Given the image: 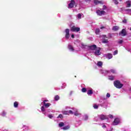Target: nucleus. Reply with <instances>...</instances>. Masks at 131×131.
Returning a JSON list of instances; mask_svg holds the SVG:
<instances>
[{
  "label": "nucleus",
  "instance_id": "obj_19",
  "mask_svg": "<svg viewBox=\"0 0 131 131\" xmlns=\"http://www.w3.org/2000/svg\"><path fill=\"white\" fill-rule=\"evenodd\" d=\"M97 66L100 68H101V67L103 66V62L101 61H97Z\"/></svg>",
  "mask_w": 131,
  "mask_h": 131
},
{
  "label": "nucleus",
  "instance_id": "obj_11",
  "mask_svg": "<svg viewBox=\"0 0 131 131\" xmlns=\"http://www.w3.org/2000/svg\"><path fill=\"white\" fill-rule=\"evenodd\" d=\"M94 94L93 89L92 88H87V94L88 96H92Z\"/></svg>",
  "mask_w": 131,
  "mask_h": 131
},
{
  "label": "nucleus",
  "instance_id": "obj_52",
  "mask_svg": "<svg viewBox=\"0 0 131 131\" xmlns=\"http://www.w3.org/2000/svg\"><path fill=\"white\" fill-rule=\"evenodd\" d=\"M90 0H84V1H85V2H90Z\"/></svg>",
  "mask_w": 131,
  "mask_h": 131
},
{
  "label": "nucleus",
  "instance_id": "obj_1",
  "mask_svg": "<svg viewBox=\"0 0 131 131\" xmlns=\"http://www.w3.org/2000/svg\"><path fill=\"white\" fill-rule=\"evenodd\" d=\"M51 104L50 103H46L44 102V103H41L40 104V106H41V112L42 113V114H44L45 115H47L49 112H50V110L47 109V108H49L50 106H51Z\"/></svg>",
  "mask_w": 131,
  "mask_h": 131
},
{
  "label": "nucleus",
  "instance_id": "obj_8",
  "mask_svg": "<svg viewBox=\"0 0 131 131\" xmlns=\"http://www.w3.org/2000/svg\"><path fill=\"white\" fill-rule=\"evenodd\" d=\"M80 30V28L75 26H73L72 28H71V31H72L73 32H78V31Z\"/></svg>",
  "mask_w": 131,
  "mask_h": 131
},
{
  "label": "nucleus",
  "instance_id": "obj_22",
  "mask_svg": "<svg viewBox=\"0 0 131 131\" xmlns=\"http://www.w3.org/2000/svg\"><path fill=\"white\" fill-rule=\"evenodd\" d=\"M126 7L129 8L131 6V2L130 1H127L126 2Z\"/></svg>",
  "mask_w": 131,
  "mask_h": 131
},
{
  "label": "nucleus",
  "instance_id": "obj_20",
  "mask_svg": "<svg viewBox=\"0 0 131 131\" xmlns=\"http://www.w3.org/2000/svg\"><path fill=\"white\" fill-rule=\"evenodd\" d=\"M68 49L71 52H74V48H73L72 46L69 45Z\"/></svg>",
  "mask_w": 131,
  "mask_h": 131
},
{
  "label": "nucleus",
  "instance_id": "obj_25",
  "mask_svg": "<svg viewBox=\"0 0 131 131\" xmlns=\"http://www.w3.org/2000/svg\"><path fill=\"white\" fill-rule=\"evenodd\" d=\"M70 128V126L67 125L64 127H63L62 129H63V130H67V129H69Z\"/></svg>",
  "mask_w": 131,
  "mask_h": 131
},
{
  "label": "nucleus",
  "instance_id": "obj_42",
  "mask_svg": "<svg viewBox=\"0 0 131 131\" xmlns=\"http://www.w3.org/2000/svg\"><path fill=\"white\" fill-rule=\"evenodd\" d=\"M66 87V83H64L63 84H62V86H61V89H65Z\"/></svg>",
  "mask_w": 131,
  "mask_h": 131
},
{
  "label": "nucleus",
  "instance_id": "obj_45",
  "mask_svg": "<svg viewBox=\"0 0 131 131\" xmlns=\"http://www.w3.org/2000/svg\"><path fill=\"white\" fill-rule=\"evenodd\" d=\"M110 96L111 95H110V93H107L106 97V98H108L110 97Z\"/></svg>",
  "mask_w": 131,
  "mask_h": 131
},
{
  "label": "nucleus",
  "instance_id": "obj_14",
  "mask_svg": "<svg viewBox=\"0 0 131 131\" xmlns=\"http://www.w3.org/2000/svg\"><path fill=\"white\" fill-rule=\"evenodd\" d=\"M119 34L120 35H122V36H125V35H126V31L125 29H123Z\"/></svg>",
  "mask_w": 131,
  "mask_h": 131
},
{
  "label": "nucleus",
  "instance_id": "obj_23",
  "mask_svg": "<svg viewBox=\"0 0 131 131\" xmlns=\"http://www.w3.org/2000/svg\"><path fill=\"white\" fill-rule=\"evenodd\" d=\"M126 14L131 15V9H128L125 10Z\"/></svg>",
  "mask_w": 131,
  "mask_h": 131
},
{
  "label": "nucleus",
  "instance_id": "obj_55",
  "mask_svg": "<svg viewBox=\"0 0 131 131\" xmlns=\"http://www.w3.org/2000/svg\"><path fill=\"white\" fill-rule=\"evenodd\" d=\"M102 37H106V35H102Z\"/></svg>",
  "mask_w": 131,
  "mask_h": 131
},
{
  "label": "nucleus",
  "instance_id": "obj_6",
  "mask_svg": "<svg viewBox=\"0 0 131 131\" xmlns=\"http://www.w3.org/2000/svg\"><path fill=\"white\" fill-rule=\"evenodd\" d=\"M74 6L76 7L77 4L75 3V1H74V0H71V2L68 5V8L69 9H72Z\"/></svg>",
  "mask_w": 131,
  "mask_h": 131
},
{
  "label": "nucleus",
  "instance_id": "obj_44",
  "mask_svg": "<svg viewBox=\"0 0 131 131\" xmlns=\"http://www.w3.org/2000/svg\"><path fill=\"white\" fill-rule=\"evenodd\" d=\"M117 54H118V51L117 50H116L115 51H114V56H115V55H117Z\"/></svg>",
  "mask_w": 131,
  "mask_h": 131
},
{
  "label": "nucleus",
  "instance_id": "obj_10",
  "mask_svg": "<svg viewBox=\"0 0 131 131\" xmlns=\"http://www.w3.org/2000/svg\"><path fill=\"white\" fill-rule=\"evenodd\" d=\"M120 123V119L118 118H117L115 119L114 122H113V125H118V124H119Z\"/></svg>",
  "mask_w": 131,
  "mask_h": 131
},
{
  "label": "nucleus",
  "instance_id": "obj_48",
  "mask_svg": "<svg viewBox=\"0 0 131 131\" xmlns=\"http://www.w3.org/2000/svg\"><path fill=\"white\" fill-rule=\"evenodd\" d=\"M108 117H110V118H113V116L112 115H110Z\"/></svg>",
  "mask_w": 131,
  "mask_h": 131
},
{
  "label": "nucleus",
  "instance_id": "obj_40",
  "mask_svg": "<svg viewBox=\"0 0 131 131\" xmlns=\"http://www.w3.org/2000/svg\"><path fill=\"white\" fill-rule=\"evenodd\" d=\"M122 42H123V40H119L118 41V43H119V45H121V43H122Z\"/></svg>",
  "mask_w": 131,
  "mask_h": 131
},
{
  "label": "nucleus",
  "instance_id": "obj_43",
  "mask_svg": "<svg viewBox=\"0 0 131 131\" xmlns=\"http://www.w3.org/2000/svg\"><path fill=\"white\" fill-rule=\"evenodd\" d=\"M115 5H118V1L117 0H113Z\"/></svg>",
  "mask_w": 131,
  "mask_h": 131
},
{
  "label": "nucleus",
  "instance_id": "obj_34",
  "mask_svg": "<svg viewBox=\"0 0 131 131\" xmlns=\"http://www.w3.org/2000/svg\"><path fill=\"white\" fill-rule=\"evenodd\" d=\"M96 34H99L100 33V29H96L95 30Z\"/></svg>",
  "mask_w": 131,
  "mask_h": 131
},
{
  "label": "nucleus",
  "instance_id": "obj_15",
  "mask_svg": "<svg viewBox=\"0 0 131 131\" xmlns=\"http://www.w3.org/2000/svg\"><path fill=\"white\" fill-rule=\"evenodd\" d=\"M100 106L103 107V108H107V107H108V102L105 101L104 103L100 104Z\"/></svg>",
  "mask_w": 131,
  "mask_h": 131
},
{
  "label": "nucleus",
  "instance_id": "obj_39",
  "mask_svg": "<svg viewBox=\"0 0 131 131\" xmlns=\"http://www.w3.org/2000/svg\"><path fill=\"white\" fill-rule=\"evenodd\" d=\"M48 117H49V118L52 119L54 117V116L52 114H50L48 115Z\"/></svg>",
  "mask_w": 131,
  "mask_h": 131
},
{
  "label": "nucleus",
  "instance_id": "obj_5",
  "mask_svg": "<svg viewBox=\"0 0 131 131\" xmlns=\"http://www.w3.org/2000/svg\"><path fill=\"white\" fill-rule=\"evenodd\" d=\"M96 50H97V46L96 45H92L88 47V52L90 53H94V51H96Z\"/></svg>",
  "mask_w": 131,
  "mask_h": 131
},
{
  "label": "nucleus",
  "instance_id": "obj_24",
  "mask_svg": "<svg viewBox=\"0 0 131 131\" xmlns=\"http://www.w3.org/2000/svg\"><path fill=\"white\" fill-rule=\"evenodd\" d=\"M61 113H62V114H64V115H69V112H68V111H62L61 112Z\"/></svg>",
  "mask_w": 131,
  "mask_h": 131
},
{
  "label": "nucleus",
  "instance_id": "obj_51",
  "mask_svg": "<svg viewBox=\"0 0 131 131\" xmlns=\"http://www.w3.org/2000/svg\"><path fill=\"white\" fill-rule=\"evenodd\" d=\"M71 37H72V38H74V34H72Z\"/></svg>",
  "mask_w": 131,
  "mask_h": 131
},
{
  "label": "nucleus",
  "instance_id": "obj_54",
  "mask_svg": "<svg viewBox=\"0 0 131 131\" xmlns=\"http://www.w3.org/2000/svg\"><path fill=\"white\" fill-rule=\"evenodd\" d=\"M55 90H56V91H59V90H60V89H57V88H56Z\"/></svg>",
  "mask_w": 131,
  "mask_h": 131
},
{
  "label": "nucleus",
  "instance_id": "obj_32",
  "mask_svg": "<svg viewBox=\"0 0 131 131\" xmlns=\"http://www.w3.org/2000/svg\"><path fill=\"white\" fill-rule=\"evenodd\" d=\"M83 118L84 120H88V119H89V116H88V115H84Z\"/></svg>",
  "mask_w": 131,
  "mask_h": 131
},
{
  "label": "nucleus",
  "instance_id": "obj_26",
  "mask_svg": "<svg viewBox=\"0 0 131 131\" xmlns=\"http://www.w3.org/2000/svg\"><path fill=\"white\" fill-rule=\"evenodd\" d=\"M19 105V103H18V102L15 101L14 103V108H17L18 106Z\"/></svg>",
  "mask_w": 131,
  "mask_h": 131
},
{
  "label": "nucleus",
  "instance_id": "obj_17",
  "mask_svg": "<svg viewBox=\"0 0 131 131\" xmlns=\"http://www.w3.org/2000/svg\"><path fill=\"white\" fill-rule=\"evenodd\" d=\"M81 17H83V14L82 13H79L76 15V18L78 20H80V19H81Z\"/></svg>",
  "mask_w": 131,
  "mask_h": 131
},
{
  "label": "nucleus",
  "instance_id": "obj_13",
  "mask_svg": "<svg viewBox=\"0 0 131 131\" xmlns=\"http://www.w3.org/2000/svg\"><path fill=\"white\" fill-rule=\"evenodd\" d=\"M104 56L108 60H110V59H112V58H113V55H112V54L111 53H107L106 54H105Z\"/></svg>",
  "mask_w": 131,
  "mask_h": 131
},
{
  "label": "nucleus",
  "instance_id": "obj_27",
  "mask_svg": "<svg viewBox=\"0 0 131 131\" xmlns=\"http://www.w3.org/2000/svg\"><path fill=\"white\" fill-rule=\"evenodd\" d=\"M64 125H65V123H64V122H62L59 123L58 124V126L59 127H62V126H64Z\"/></svg>",
  "mask_w": 131,
  "mask_h": 131
},
{
  "label": "nucleus",
  "instance_id": "obj_35",
  "mask_svg": "<svg viewBox=\"0 0 131 131\" xmlns=\"http://www.w3.org/2000/svg\"><path fill=\"white\" fill-rule=\"evenodd\" d=\"M93 107L94 109H98V108H99V105H97L96 104H94Z\"/></svg>",
  "mask_w": 131,
  "mask_h": 131
},
{
  "label": "nucleus",
  "instance_id": "obj_28",
  "mask_svg": "<svg viewBox=\"0 0 131 131\" xmlns=\"http://www.w3.org/2000/svg\"><path fill=\"white\" fill-rule=\"evenodd\" d=\"M81 92L82 93H86V92H88V88H82L81 89Z\"/></svg>",
  "mask_w": 131,
  "mask_h": 131
},
{
  "label": "nucleus",
  "instance_id": "obj_53",
  "mask_svg": "<svg viewBox=\"0 0 131 131\" xmlns=\"http://www.w3.org/2000/svg\"><path fill=\"white\" fill-rule=\"evenodd\" d=\"M103 28H105V27H101L100 28V29H103Z\"/></svg>",
  "mask_w": 131,
  "mask_h": 131
},
{
  "label": "nucleus",
  "instance_id": "obj_2",
  "mask_svg": "<svg viewBox=\"0 0 131 131\" xmlns=\"http://www.w3.org/2000/svg\"><path fill=\"white\" fill-rule=\"evenodd\" d=\"M66 109L67 110H69V109H71V110H69L68 111L69 114H74L75 116H77L78 117H81V114L78 112V110L74 107L71 108L69 106H66Z\"/></svg>",
  "mask_w": 131,
  "mask_h": 131
},
{
  "label": "nucleus",
  "instance_id": "obj_9",
  "mask_svg": "<svg viewBox=\"0 0 131 131\" xmlns=\"http://www.w3.org/2000/svg\"><path fill=\"white\" fill-rule=\"evenodd\" d=\"M96 13L98 16H102V15H105V14H106V12L104 10L101 11L100 10H98L96 11Z\"/></svg>",
  "mask_w": 131,
  "mask_h": 131
},
{
  "label": "nucleus",
  "instance_id": "obj_36",
  "mask_svg": "<svg viewBox=\"0 0 131 131\" xmlns=\"http://www.w3.org/2000/svg\"><path fill=\"white\" fill-rule=\"evenodd\" d=\"M6 114H7V113L5 111H3L1 114V115L2 116H6Z\"/></svg>",
  "mask_w": 131,
  "mask_h": 131
},
{
  "label": "nucleus",
  "instance_id": "obj_38",
  "mask_svg": "<svg viewBox=\"0 0 131 131\" xmlns=\"http://www.w3.org/2000/svg\"><path fill=\"white\" fill-rule=\"evenodd\" d=\"M103 43H108V40L106 39H104L102 40Z\"/></svg>",
  "mask_w": 131,
  "mask_h": 131
},
{
  "label": "nucleus",
  "instance_id": "obj_21",
  "mask_svg": "<svg viewBox=\"0 0 131 131\" xmlns=\"http://www.w3.org/2000/svg\"><path fill=\"white\" fill-rule=\"evenodd\" d=\"M94 4L96 5H99V4H103L102 1H100L98 0H94Z\"/></svg>",
  "mask_w": 131,
  "mask_h": 131
},
{
  "label": "nucleus",
  "instance_id": "obj_4",
  "mask_svg": "<svg viewBox=\"0 0 131 131\" xmlns=\"http://www.w3.org/2000/svg\"><path fill=\"white\" fill-rule=\"evenodd\" d=\"M114 85L117 89H121L123 86V84L121 83L119 80L115 81Z\"/></svg>",
  "mask_w": 131,
  "mask_h": 131
},
{
  "label": "nucleus",
  "instance_id": "obj_18",
  "mask_svg": "<svg viewBox=\"0 0 131 131\" xmlns=\"http://www.w3.org/2000/svg\"><path fill=\"white\" fill-rule=\"evenodd\" d=\"M99 119H100L101 120H104L105 119H106V118H107V116L104 115H101L100 116H99Z\"/></svg>",
  "mask_w": 131,
  "mask_h": 131
},
{
  "label": "nucleus",
  "instance_id": "obj_16",
  "mask_svg": "<svg viewBox=\"0 0 131 131\" xmlns=\"http://www.w3.org/2000/svg\"><path fill=\"white\" fill-rule=\"evenodd\" d=\"M75 43L79 47H83V44L80 42L79 40L75 41Z\"/></svg>",
  "mask_w": 131,
  "mask_h": 131
},
{
  "label": "nucleus",
  "instance_id": "obj_33",
  "mask_svg": "<svg viewBox=\"0 0 131 131\" xmlns=\"http://www.w3.org/2000/svg\"><path fill=\"white\" fill-rule=\"evenodd\" d=\"M113 30H114L115 31L118 30V26L113 27Z\"/></svg>",
  "mask_w": 131,
  "mask_h": 131
},
{
  "label": "nucleus",
  "instance_id": "obj_3",
  "mask_svg": "<svg viewBox=\"0 0 131 131\" xmlns=\"http://www.w3.org/2000/svg\"><path fill=\"white\" fill-rule=\"evenodd\" d=\"M101 73L102 74H109L110 73H113V74H116V71L114 69H111L110 71H105L103 70H100Z\"/></svg>",
  "mask_w": 131,
  "mask_h": 131
},
{
  "label": "nucleus",
  "instance_id": "obj_49",
  "mask_svg": "<svg viewBox=\"0 0 131 131\" xmlns=\"http://www.w3.org/2000/svg\"><path fill=\"white\" fill-rule=\"evenodd\" d=\"M73 94V91H71L70 93V96H71Z\"/></svg>",
  "mask_w": 131,
  "mask_h": 131
},
{
  "label": "nucleus",
  "instance_id": "obj_47",
  "mask_svg": "<svg viewBox=\"0 0 131 131\" xmlns=\"http://www.w3.org/2000/svg\"><path fill=\"white\" fill-rule=\"evenodd\" d=\"M102 128H106V125H105V124H102Z\"/></svg>",
  "mask_w": 131,
  "mask_h": 131
},
{
  "label": "nucleus",
  "instance_id": "obj_50",
  "mask_svg": "<svg viewBox=\"0 0 131 131\" xmlns=\"http://www.w3.org/2000/svg\"><path fill=\"white\" fill-rule=\"evenodd\" d=\"M123 23H126V19H124L123 20Z\"/></svg>",
  "mask_w": 131,
  "mask_h": 131
},
{
  "label": "nucleus",
  "instance_id": "obj_30",
  "mask_svg": "<svg viewBox=\"0 0 131 131\" xmlns=\"http://www.w3.org/2000/svg\"><path fill=\"white\" fill-rule=\"evenodd\" d=\"M60 99V97L59 95H56L54 97V100L55 101H58Z\"/></svg>",
  "mask_w": 131,
  "mask_h": 131
},
{
  "label": "nucleus",
  "instance_id": "obj_12",
  "mask_svg": "<svg viewBox=\"0 0 131 131\" xmlns=\"http://www.w3.org/2000/svg\"><path fill=\"white\" fill-rule=\"evenodd\" d=\"M94 55L95 56H100L101 55V52L100 51V48H97L96 49L95 51L94 52Z\"/></svg>",
  "mask_w": 131,
  "mask_h": 131
},
{
  "label": "nucleus",
  "instance_id": "obj_7",
  "mask_svg": "<svg viewBox=\"0 0 131 131\" xmlns=\"http://www.w3.org/2000/svg\"><path fill=\"white\" fill-rule=\"evenodd\" d=\"M65 32V38L66 39H69L70 37V30L69 29H66L64 31Z\"/></svg>",
  "mask_w": 131,
  "mask_h": 131
},
{
  "label": "nucleus",
  "instance_id": "obj_37",
  "mask_svg": "<svg viewBox=\"0 0 131 131\" xmlns=\"http://www.w3.org/2000/svg\"><path fill=\"white\" fill-rule=\"evenodd\" d=\"M99 120H100V118L99 116L96 117L95 118H94L95 121H99Z\"/></svg>",
  "mask_w": 131,
  "mask_h": 131
},
{
  "label": "nucleus",
  "instance_id": "obj_56",
  "mask_svg": "<svg viewBox=\"0 0 131 131\" xmlns=\"http://www.w3.org/2000/svg\"><path fill=\"white\" fill-rule=\"evenodd\" d=\"M119 2H122V0H119Z\"/></svg>",
  "mask_w": 131,
  "mask_h": 131
},
{
  "label": "nucleus",
  "instance_id": "obj_29",
  "mask_svg": "<svg viewBox=\"0 0 131 131\" xmlns=\"http://www.w3.org/2000/svg\"><path fill=\"white\" fill-rule=\"evenodd\" d=\"M114 76H108V79L110 80H114Z\"/></svg>",
  "mask_w": 131,
  "mask_h": 131
},
{
  "label": "nucleus",
  "instance_id": "obj_41",
  "mask_svg": "<svg viewBox=\"0 0 131 131\" xmlns=\"http://www.w3.org/2000/svg\"><path fill=\"white\" fill-rule=\"evenodd\" d=\"M57 118H60L61 119H62V118H63V115L62 114H60L58 117Z\"/></svg>",
  "mask_w": 131,
  "mask_h": 131
},
{
  "label": "nucleus",
  "instance_id": "obj_31",
  "mask_svg": "<svg viewBox=\"0 0 131 131\" xmlns=\"http://www.w3.org/2000/svg\"><path fill=\"white\" fill-rule=\"evenodd\" d=\"M42 102L41 103V104H43L46 103V102H49V100H45V98H42L41 99Z\"/></svg>",
  "mask_w": 131,
  "mask_h": 131
},
{
  "label": "nucleus",
  "instance_id": "obj_46",
  "mask_svg": "<svg viewBox=\"0 0 131 131\" xmlns=\"http://www.w3.org/2000/svg\"><path fill=\"white\" fill-rule=\"evenodd\" d=\"M106 9H107V7H106V6H103V8H102V10H106Z\"/></svg>",
  "mask_w": 131,
  "mask_h": 131
}]
</instances>
